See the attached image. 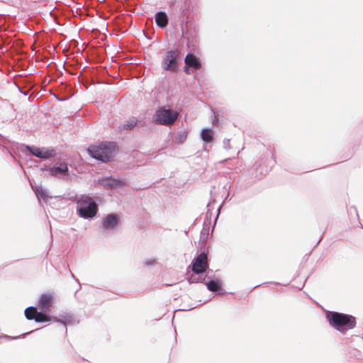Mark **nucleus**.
I'll list each match as a JSON object with an SVG mask.
<instances>
[{
	"mask_svg": "<svg viewBox=\"0 0 363 363\" xmlns=\"http://www.w3.org/2000/svg\"><path fill=\"white\" fill-rule=\"evenodd\" d=\"M327 318L330 325L340 333L354 328L356 324L354 317L337 312L327 314Z\"/></svg>",
	"mask_w": 363,
	"mask_h": 363,
	"instance_id": "obj_1",
	"label": "nucleus"
},
{
	"mask_svg": "<svg viewBox=\"0 0 363 363\" xmlns=\"http://www.w3.org/2000/svg\"><path fill=\"white\" fill-rule=\"evenodd\" d=\"M115 145L113 143H103L99 145H92L88 148L89 155L102 162H107L113 156Z\"/></svg>",
	"mask_w": 363,
	"mask_h": 363,
	"instance_id": "obj_2",
	"label": "nucleus"
},
{
	"mask_svg": "<svg viewBox=\"0 0 363 363\" xmlns=\"http://www.w3.org/2000/svg\"><path fill=\"white\" fill-rule=\"evenodd\" d=\"M98 207L96 203L88 196H82L77 201V212L80 217L87 219L96 215Z\"/></svg>",
	"mask_w": 363,
	"mask_h": 363,
	"instance_id": "obj_3",
	"label": "nucleus"
},
{
	"mask_svg": "<svg viewBox=\"0 0 363 363\" xmlns=\"http://www.w3.org/2000/svg\"><path fill=\"white\" fill-rule=\"evenodd\" d=\"M179 113L166 107L159 108L154 115V121L163 125H171L178 118Z\"/></svg>",
	"mask_w": 363,
	"mask_h": 363,
	"instance_id": "obj_4",
	"label": "nucleus"
},
{
	"mask_svg": "<svg viewBox=\"0 0 363 363\" xmlns=\"http://www.w3.org/2000/svg\"><path fill=\"white\" fill-rule=\"evenodd\" d=\"M25 315L27 319L35 320L36 322H49L51 320L60 322L66 327L65 320H60L56 317H50L43 312H38L37 308L33 306H30L25 310Z\"/></svg>",
	"mask_w": 363,
	"mask_h": 363,
	"instance_id": "obj_5",
	"label": "nucleus"
},
{
	"mask_svg": "<svg viewBox=\"0 0 363 363\" xmlns=\"http://www.w3.org/2000/svg\"><path fill=\"white\" fill-rule=\"evenodd\" d=\"M179 57L178 50L167 51L163 58L162 67L164 70L174 71L177 67V60Z\"/></svg>",
	"mask_w": 363,
	"mask_h": 363,
	"instance_id": "obj_6",
	"label": "nucleus"
},
{
	"mask_svg": "<svg viewBox=\"0 0 363 363\" xmlns=\"http://www.w3.org/2000/svg\"><path fill=\"white\" fill-rule=\"evenodd\" d=\"M26 148L34 156L40 159H49L55 155V150L52 147H38L26 146Z\"/></svg>",
	"mask_w": 363,
	"mask_h": 363,
	"instance_id": "obj_7",
	"label": "nucleus"
},
{
	"mask_svg": "<svg viewBox=\"0 0 363 363\" xmlns=\"http://www.w3.org/2000/svg\"><path fill=\"white\" fill-rule=\"evenodd\" d=\"M208 267L207 255L201 253L194 259L192 263V270L196 274H201L205 272Z\"/></svg>",
	"mask_w": 363,
	"mask_h": 363,
	"instance_id": "obj_8",
	"label": "nucleus"
},
{
	"mask_svg": "<svg viewBox=\"0 0 363 363\" xmlns=\"http://www.w3.org/2000/svg\"><path fill=\"white\" fill-rule=\"evenodd\" d=\"M120 223V217L116 214H108L106 216L102 223V228L105 230H115Z\"/></svg>",
	"mask_w": 363,
	"mask_h": 363,
	"instance_id": "obj_9",
	"label": "nucleus"
},
{
	"mask_svg": "<svg viewBox=\"0 0 363 363\" xmlns=\"http://www.w3.org/2000/svg\"><path fill=\"white\" fill-rule=\"evenodd\" d=\"M54 301V295L52 294H42L38 302V307L41 312L45 313L50 311V308Z\"/></svg>",
	"mask_w": 363,
	"mask_h": 363,
	"instance_id": "obj_10",
	"label": "nucleus"
},
{
	"mask_svg": "<svg viewBox=\"0 0 363 363\" xmlns=\"http://www.w3.org/2000/svg\"><path fill=\"white\" fill-rule=\"evenodd\" d=\"M101 184L104 187L109 189H121L125 185L124 182L111 177L102 179Z\"/></svg>",
	"mask_w": 363,
	"mask_h": 363,
	"instance_id": "obj_11",
	"label": "nucleus"
},
{
	"mask_svg": "<svg viewBox=\"0 0 363 363\" xmlns=\"http://www.w3.org/2000/svg\"><path fill=\"white\" fill-rule=\"evenodd\" d=\"M186 66L198 69L201 67L199 59L192 54H188L184 60Z\"/></svg>",
	"mask_w": 363,
	"mask_h": 363,
	"instance_id": "obj_12",
	"label": "nucleus"
},
{
	"mask_svg": "<svg viewBox=\"0 0 363 363\" xmlns=\"http://www.w3.org/2000/svg\"><path fill=\"white\" fill-rule=\"evenodd\" d=\"M48 170L50 175L57 177L67 172L68 167L66 163H60L58 167H50Z\"/></svg>",
	"mask_w": 363,
	"mask_h": 363,
	"instance_id": "obj_13",
	"label": "nucleus"
},
{
	"mask_svg": "<svg viewBox=\"0 0 363 363\" xmlns=\"http://www.w3.org/2000/svg\"><path fill=\"white\" fill-rule=\"evenodd\" d=\"M33 191L35 193L37 198L43 199L44 201L48 202V199L51 197L48 194V192L42 186H32Z\"/></svg>",
	"mask_w": 363,
	"mask_h": 363,
	"instance_id": "obj_14",
	"label": "nucleus"
},
{
	"mask_svg": "<svg viewBox=\"0 0 363 363\" xmlns=\"http://www.w3.org/2000/svg\"><path fill=\"white\" fill-rule=\"evenodd\" d=\"M155 22L160 28H164L168 23V19L164 12H159L155 16Z\"/></svg>",
	"mask_w": 363,
	"mask_h": 363,
	"instance_id": "obj_15",
	"label": "nucleus"
},
{
	"mask_svg": "<svg viewBox=\"0 0 363 363\" xmlns=\"http://www.w3.org/2000/svg\"><path fill=\"white\" fill-rule=\"evenodd\" d=\"M202 140L206 143H210L213 140V130L209 128H203L201 133Z\"/></svg>",
	"mask_w": 363,
	"mask_h": 363,
	"instance_id": "obj_16",
	"label": "nucleus"
},
{
	"mask_svg": "<svg viewBox=\"0 0 363 363\" xmlns=\"http://www.w3.org/2000/svg\"><path fill=\"white\" fill-rule=\"evenodd\" d=\"M207 288L211 291H219L221 290V282L219 280H212L207 283Z\"/></svg>",
	"mask_w": 363,
	"mask_h": 363,
	"instance_id": "obj_17",
	"label": "nucleus"
},
{
	"mask_svg": "<svg viewBox=\"0 0 363 363\" xmlns=\"http://www.w3.org/2000/svg\"><path fill=\"white\" fill-rule=\"evenodd\" d=\"M137 124V119L135 118H132L129 119L124 125L123 128L126 130H130L135 127Z\"/></svg>",
	"mask_w": 363,
	"mask_h": 363,
	"instance_id": "obj_18",
	"label": "nucleus"
},
{
	"mask_svg": "<svg viewBox=\"0 0 363 363\" xmlns=\"http://www.w3.org/2000/svg\"><path fill=\"white\" fill-rule=\"evenodd\" d=\"M156 262V260L155 258H148L147 259L145 260L144 262V264L146 265V266H151V265H153L155 264Z\"/></svg>",
	"mask_w": 363,
	"mask_h": 363,
	"instance_id": "obj_19",
	"label": "nucleus"
},
{
	"mask_svg": "<svg viewBox=\"0 0 363 363\" xmlns=\"http://www.w3.org/2000/svg\"><path fill=\"white\" fill-rule=\"evenodd\" d=\"M2 337H4L7 340H14V339H16L17 337H11V336H9V335H4L2 336Z\"/></svg>",
	"mask_w": 363,
	"mask_h": 363,
	"instance_id": "obj_20",
	"label": "nucleus"
},
{
	"mask_svg": "<svg viewBox=\"0 0 363 363\" xmlns=\"http://www.w3.org/2000/svg\"><path fill=\"white\" fill-rule=\"evenodd\" d=\"M189 282H190V283L196 282V278H194V277H191L189 279Z\"/></svg>",
	"mask_w": 363,
	"mask_h": 363,
	"instance_id": "obj_21",
	"label": "nucleus"
},
{
	"mask_svg": "<svg viewBox=\"0 0 363 363\" xmlns=\"http://www.w3.org/2000/svg\"><path fill=\"white\" fill-rule=\"evenodd\" d=\"M228 143H229V140L224 141V145H225V148H228Z\"/></svg>",
	"mask_w": 363,
	"mask_h": 363,
	"instance_id": "obj_22",
	"label": "nucleus"
},
{
	"mask_svg": "<svg viewBox=\"0 0 363 363\" xmlns=\"http://www.w3.org/2000/svg\"><path fill=\"white\" fill-rule=\"evenodd\" d=\"M185 72H186V73H189V69H188V68H186V69H185Z\"/></svg>",
	"mask_w": 363,
	"mask_h": 363,
	"instance_id": "obj_23",
	"label": "nucleus"
}]
</instances>
